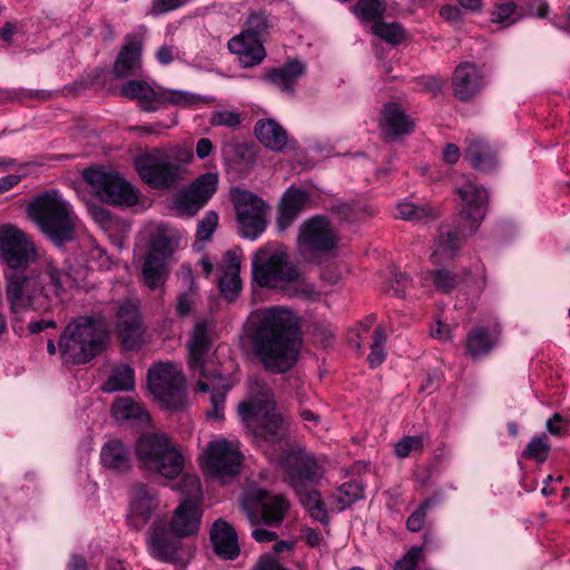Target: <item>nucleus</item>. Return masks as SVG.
I'll use <instances>...</instances> for the list:
<instances>
[{
  "label": "nucleus",
  "mask_w": 570,
  "mask_h": 570,
  "mask_svg": "<svg viewBox=\"0 0 570 570\" xmlns=\"http://www.w3.org/2000/svg\"><path fill=\"white\" fill-rule=\"evenodd\" d=\"M100 460L105 468L119 473L130 469V453L120 441L107 442L100 452Z\"/></svg>",
  "instance_id": "58836bf2"
},
{
  "label": "nucleus",
  "mask_w": 570,
  "mask_h": 570,
  "mask_svg": "<svg viewBox=\"0 0 570 570\" xmlns=\"http://www.w3.org/2000/svg\"><path fill=\"white\" fill-rule=\"evenodd\" d=\"M289 507L284 495L272 494L264 489H255L242 501V509L252 525L277 527L282 523Z\"/></svg>",
  "instance_id": "2eb2a0df"
},
{
  "label": "nucleus",
  "mask_w": 570,
  "mask_h": 570,
  "mask_svg": "<svg viewBox=\"0 0 570 570\" xmlns=\"http://www.w3.org/2000/svg\"><path fill=\"white\" fill-rule=\"evenodd\" d=\"M464 158L476 170L490 171L498 165L497 150L484 139L470 136L465 139Z\"/></svg>",
  "instance_id": "c756f323"
},
{
  "label": "nucleus",
  "mask_w": 570,
  "mask_h": 570,
  "mask_svg": "<svg viewBox=\"0 0 570 570\" xmlns=\"http://www.w3.org/2000/svg\"><path fill=\"white\" fill-rule=\"evenodd\" d=\"M158 507L157 493L144 483L134 484L130 491L127 523L139 531L150 521Z\"/></svg>",
  "instance_id": "4be33fe9"
},
{
  "label": "nucleus",
  "mask_w": 570,
  "mask_h": 570,
  "mask_svg": "<svg viewBox=\"0 0 570 570\" xmlns=\"http://www.w3.org/2000/svg\"><path fill=\"white\" fill-rule=\"evenodd\" d=\"M463 208L459 214V219L468 222V230L475 233L485 215L488 202L487 190L471 179H464L455 189Z\"/></svg>",
  "instance_id": "412c9836"
},
{
  "label": "nucleus",
  "mask_w": 570,
  "mask_h": 570,
  "mask_svg": "<svg viewBox=\"0 0 570 570\" xmlns=\"http://www.w3.org/2000/svg\"><path fill=\"white\" fill-rule=\"evenodd\" d=\"M242 288V282L238 274L222 272L218 278V289L220 295L228 302L237 298Z\"/></svg>",
  "instance_id": "3c124183"
},
{
  "label": "nucleus",
  "mask_w": 570,
  "mask_h": 570,
  "mask_svg": "<svg viewBox=\"0 0 570 570\" xmlns=\"http://www.w3.org/2000/svg\"><path fill=\"white\" fill-rule=\"evenodd\" d=\"M187 346L189 367L199 373L197 389L204 393H212V409L207 411V419L220 424L224 420V404L229 385L224 374L208 361L212 342L205 321L196 323Z\"/></svg>",
  "instance_id": "7ed1b4c3"
},
{
  "label": "nucleus",
  "mask_w": 570,
  "mask_h": 570,
  "mask_svg": "<svg viewBox=\"0 0 570 570\" xmlns=\"http://www.w3.org/2000/svg\"><path fill=\"white\" fill-rule=\"evenodd\" d=\"M430 334L432 337L448 342L451 340V330L450 326L446 324L441 323L438 321L434 325H432L430 330Z\"/></svg>",
  "instance_id": "69168bd1"
},
{
  "label": "nucleus",
  "mask_w": 570,
  "mask_h": 570,
  "mask_svg": "<svg viewBox=\"0 0 570 570\" xmlns=\"http://www.w3.org/2000/svg\"><path fill=\"white\" fill-rule=\"evenodd\" d=\"M115 330L127 350L137 348L142 344L144 326L137 301L125 299L117 303Z\"/></svg>",
  "instance_id": "6ab92c4d"
},
{
  "label": "nucleus",
  "mask_w": 570,
  "mask_h": 570,
  "mask_svg": "<svg viewBox=\"0 0 570 570\" xmlns=\"http://www.w3.org/2000/svg\"><path fill=\"white\" fill-rule=\"evenodd\" d=\"M295 492L297 493L302 505L313 519L317 520L322 524L328 523V513L322 500V495L317 490L303 488L295 490Z\"/></svg>",
  "instance_id": "ea45409f"
},
{
  "label": "nucleus",
  "mask_w": 570,
  "mask_h": 570,
  "mask_svg": "<svg viewBox=\"0 0 570 570\" xmlns=\"http://www.w3.org/2000/svg\"><path fill=\"white\" fill-rule=\"evenodd\" d=\"M175 55H176L175 47L164 45L157 50L156 58L159 61V63L166 66L174 61Z\"/></svg>",
  "instance_id": "774afa93"
},
{
  "label": "nucleus",
  "mask_w": 570,
  "mask_h": 570,
  "mask_svg": "<svg viewBox=\"0 0 570 570\" xmlns=\"http://www.w3.org/2000/svg\"><path fill=\"white\" fill-rule=\"evenodd\" d=\"M148 389L161 409L170 414L188 406L185 376L173 363H159L149 368Z\"/></svg>",
  "instance_id": "6e6552de"
},
{
  "label": "nucleus",
  "mask_w": 570,
  "mask_h": 570,
  "mask_svg": "<svg viewBox=\"0 0 570 570\" xmlns=\"http://www.w3.org/2000/svg\"><path fill=\"white\" fill-rule=\"evenodd\" d=\"M275 22V17L268 10L250 9L244 17L240 31L265 42Z\"/></svg>",
  "instance_id": "c9c22d12"
},
{
  "label": "nucleus",
  "mask_w": 570,
  "mask_h": 570,
  "mask_svg": "<svg viewBox=\"0 0 570 570\" xmlns=\"http://www.w3.org/2000/svg\"><path fill=\"white\" fill-rule=\"evenodd\" d=\"M284 247L258 249L252 258V278L262 288L282 289L297 279L298 271Z\"/></svg>",
  "instance_id": "1a4fd4ad"
},
{
  "label": "nucleus",
  "mask_w": 570,
  "mask_h": 570,
  "mask_svg": "<svg viewBox=\"0 0 570 570\" xmlns=\"http://www.w3.org/2000/svg\"><path fill=\"white\" fill-rule=\"evenodd\" d=\"M242 122L240 114L230 110H218L213 112L210 125L235 128Z\"/></svg>",
  "instance_id": "4d7b16f0"
},
{
  "label": "nucleus",
  "mask_w": 570,
  "mask_h": 570,
  "mask_svg": "<svg viewBox=\"0 0 570 570\" xmlns=\"http://www.w3.org/2000/svg\"><path fill=\"white\" fill-rule=\"evenodd\" d=\"M230 200L236 212L238 234L256 239L267 227L271 206L256 194L240 188L232 189Z\"/></svg>",
  "instance_id": "f8f14e48"
},
{
  "label": "nucleus",
  "mask_w": 570,
  "mask_h": 570,
  "mask_svg": "<svg viewBox=\"0 0 570 570\" xmlns=\"http://www.w3.org/2000/svg\"><path fill=\"white\" fill-rule=\"evenodd\" d=\"M254 570H288L283 567L272 554H264L257 561Z\"/></svg>",
  "instance_id": "0e129e2a"
},
{
  "label": "nucleus",
  "mask_w": 570,
  "mask_h": 570,
  "mask_svg": "<svg viewBox=\"0 0 570 570\" xmlns=\"http://www.w3.org/2000/svg\"><path fill=\"white\" fill-rule=\"evenodd\" d=\"M141 40L135 35L126 37V43L119 51L115 63L114 73L116 78H126L141 67Z\"/></svg>",
  "instance_id": "473e14b6"
},
{
  "label": "nucleus",
  "mask_w": 570,
  "mask_h": 570,
  "mask_svg": "<svg viewBox=\"0 0 570 570\" xmlns=\"http://www.w3.org/2000/svg\"><path fill=\"white\" fill-rule=\"evenodd\" d=\"M107 340V324L102 316H78L60 335L61 357L72 364H86L104 350Z\"/></svg>",
  "instance_id": "39448f33"
},
{
  "label": "nucleus",
  "mask_w": 570,
  "mask_h": 570,
  "mask_svg": "<svg viewBox=\"0 0 570 570\" xmlns=\"http://www.w3.org/2000/svg\"><path fill=\"white\" fill-rule=\"evenodd\" d=\"M6 279V298L13 314L49 309L52 301L71 283L70 275L52 262L46 263L43 271L38 274L13 271Z\"/></svg>",
  "instance_id": "f03ea898"
},
{
  "label": "nucleus",
  "mask_w": 570,
  "mask_h": 570,
  "mask_svg": "<svg viewBox=\"0 0 570 570\" xmlns=\"http://www.w3.org/2000/svg\"><path fill=\"white\" fill-rule=\"evenodd\" d=\"M89 212L92 218L102 226L111 222L110 212L101 206L92 205L89 207Z\"/></svg>",
  "instance_id": "338daca9"
},
{
  "label": "nucleus",
  "mask_w": 570,
  "mask_h": 570,
  "mask_svg": "<svg viewBox=\"0 0 570 570\" xmlns=\"http://www.w3.org/2000/svg\"><path fill=\"white\" fill-rule=\"evenodd\" d=\"M135 387V373L128 365H119L109 374L102 385V391L110 393L116 391H131Z\"/></svg>",
  "instance_id": "a19ab883"
},
{
  "label": "nucleus",
  "mask_w": 570,
  "mask_h": 570,
  "mask_svg": "<svg viewBox=\"0 0 570 570\" xmlns=\"http://www.w3.org/2000/svg\"><path fill=\"white\" fill-rule=\"evenodd\" d=\"M452 88L459 100L472 99L482 88V76L476 66L471 62L459 65L453 72Z\"/></svg>",
  "instance_id": "bb28decb"
},
{
  "label": "nucleus",
  "mask_w": 570,
  "mask_h": 570,
  "mask_svg": "<svg viewBox=\"0 0 570 570\" xmlns=\"http://www.w3.org/2000/svg\"><path fill=\"white\" fill-rule=\"evenodd\" d=\"M210 541L215 553L224 560H235L239 556L237 533L233 525L223 519L214 522Z\"/></svg>",
  "instance_id": "c85d7f7f"
},
{
  "label": "nucleus",
  "mask_w": 570,
  "mask_h": 570,
  "mask_svg": "<svg viewBox=\"0 0 570 570\" xmlns=\"http://www.w3.org/2000/svg\"><path fill=\"white\" fill-rule=\"evenodd\" d=\"M468 222L458 218V223L445 233H441L435 250L432 253L431 258L434 264H440L442 259L452 258L460 249L463 239L473 233L466 228Z\"/></svg>",
  "instance_id": "7c9ffc66"
},
{
  "label": "nucleus",
  "mask_w": 570,
  "mask_h": 570,
  "mask_svg": "<svg viewBox=\"0 0 570 570\" xmlns=\"http://www.w3.org/2000/svg\"><path fill=\"white\" fill-rule=\"evenodd\" d=\"M36 256L35 245L26 233L13 226L0 228V257L17 271Z\"/></svg>",
  "instance_id": "a211bd4d"
},
{
  "label": "nucleus",
  "mask_w": 570,
  "mask_h": 570,
  "mask_svg": "<svg viewBox=\"0 0 570 570\" xmlns=\"http://www.w3.org/2000/svg\"><path fill=\"white\" fill-rule=\"evenodd\" d=\"M364 498V487L361 482L348 481L338 487L334 493V499L338 510L343 511Z\"/></svg>",
  "instance_id": "c03bdc74"
},
{
  "label": "nucleus",
  "mask_w": 570,
  "mask_h": 570,
  "mask_svg": "<svg viewBox=\"0 0 570 570\" xmlns=\"http://www.w3.org/2000/svg\"><path fill=\"white\" fill-rule=\"evenodd\" d=\"M27 214L53 245L61 247L75 239L78 217L71 204L58 190H47L32 198Z\"/></svg>",
  "instance_id": "20e7f679"
},
{
  "label": "nucleus",
  "mask_w": 570,
  "mask_h": 570,
  "mask_svg": "<svg viewBox=\"0 0 570 570\" xmlns=\"http://www.w3.org/2000/svg\"><path fill=\"white\" fill-rule=\"evenodd\" d=\"M305 72V63L301 60L293 59L279 68L267 70L263 79L277 87L281 91L293 95L296 82Z\"/></svg>",
  "instance_id": "2f4dec72"
},
{
  "label": "nucleus",
  "mask_w": 570,
  "mask_h": 570,
  "mask_svg": "<svg viewBox=\"0 0 570 570\" xmlns=\"http://www.w3.org/2000/svg\"><path fill=\"white\" fill-rule=\"evenodd\" d=\"M240 261L237 254L228 250L224 256V264L220 266V272L238 274L239 275Z\"/></svg>",
  "instance_id": "e2e57ef3"
},
{
  "label": "nucleus",
  "mask_w": 570,
  "mask_h": 570,
  "mask_svg": "<svg viewBox=\"0 0 570 570\" xmlns=\"http://www.w3.org/2000/svg\"><path fill=\"white\" fill-rule=\"evenodd\" d=\"M282 291H286L287 295L291 297L302 298V299H316L320 294L315 291L314 286L307 283L298 273L297 279L293 281L288 286L282 288Z\"/></svg>",
  "instance_id": "864d4df0"
},
{
  "label": "nucleus",
  "mask_w": 570,
  "mask_h": 570,
  "mask_svg": "<svg viewBox=\"0 0 570 570\" xmlns=\"http://www.w3.org/2000/svg\"><path fill=\"white\" fill-rule=\"evenodd\" d=\"M373 32L392 45H399L404 39L405 32L401 24L399 23H386V22H375L372 27Z\"/></svg>",
  "instance_id": "603ef678"
},
{
  "label": "nucleus",
  "mask_w": 570,
  "mask_h": 570,
  "mask_svg": "<svg viewBox=\"0 0 570 570\" xmlns=\"http://www.w3.org/2000/svg\"><path fill=\"white\" fill-rule=\"evenodd\" d=\"M396 210L399 218L413 222H428L439 216L435 209L429 206H416L413 203H400Z\"/></svg>",
  "instance_id": "a18cd8bd"
},
{
  "label": "nucleus",
  "mask_w": 570,
  "mask_h": 570,
  "mask_svg": "<svg viewBox=\"0 0 570 570\" xmlns=\"http://www.w3.org/2000/svg\"><path fill=\"white\" fill-rule=\"evenodd\" d=\"M501 330L494 327L489 330L483 326L472 327L465 337V353L472 360H481L489 355L492 350L499 344Z\"/></svg>",
  "instance_id": "cd10ccee"
},
{
  "label": "nucleus",
  "mask_w": 570,
  "mask_h": 570,
  "mask_svg": "<svg viewBox=\"0 0 570 570\" xmlns=\"http://www.w3.org/2000/svg\"><path fill=\"white\" fill-rule=\"evenodd\" d=\"M227 48L243 68L256 67L267 56L264 41L242 31L228 40Z\"/></svg>",
  "instance_id": "b1692460"
},
{
  "label": "nucleus",
  "mask_w": 570,
  "mask_h": 570,
  "mask_svg": "<svg viewBox=\"0 0 570 570\" xmlns=\"http://www.w3.org/2000/svg\"><path fill=\"white\" fill-rule=\"evenodd\" d=\"M174 250L173 238L165 233L159 232L151 240V247L149 253H155L161 257H167Z\"/></svg>",
  "instance_id": "13d9d810"
},
{
  "label": "nucleus",
  "mask_w": 570,
  "mask_h": 570,
  "mask_svg": "<svg viewBox=\"0 0 570 570\" xmlns=\"http://www.w3.org/2000/svg\"><path fill=\"white\" fill-rule=\"evenodd\" d=\"M189 1L190 0H154L153 12L156 14L165 13L178 9L188 3Z\"/></svg>",
  "instance_id": "680f3d73"
},
{
  "label": "nucleus",
  "mask_w": 570,
  "mask_h": 570,
  "mask_svg": "<svg viewBox=\"0 0 570 570\" xmlns=\"http://www.w3.org/2000/svg\"><path fill=\"white\" fill-rule=\"evenodd\" d=\"M424 444V436L420 435H405L395 443L394 453L397 458L404 459L411 453L421 451Z\"/></svg>",
  "instance_id": "5fc2aeb1"
},
{
  "label": "nucleus",
  "mask_w": 570,
  "mask_h": 570,
  "mask_svg": "<svg viewBox=\"0 0 570 570\" xmlns=\"http://www.w3.org/2000/svg\"><path fill=\"white\" fill-rule=\"evenodd\" d=\"M282 430H247L258 445L268 453V445H278L281 450L279 460L284 463L286 478L294 490L307 488L315 484L322 478L323 471L315 458L302 449H292L285 454L281 442L277 441Z\"/></svg>",
  "instance_id": "423d86ee"
},
{
  "label": "nucleus",
  "mask_w": 570,
  "mask_h": 570,
  "mask_svg": "<svg viewBox=\"0 0 570 570\" xmlns=\"http://www.w3.org/2000/svg\"><path fill=\"white\" fill-rule=\"evenodd\" d=\"M309 194L296 187H289L282 196L276 218L278 230H286L305 210L309 203Z\"/></svg>",
  "instance_id": "a878e982"
},
{
  "label": "nucleus",
  "mask_w": 570,
  "mask_h": 570,
  "mask_svg": "<svg viewBox=\"0 0 570 570\" xmlns=\"http://www.w3.org/2000/svg\"><path fill=\"white\" fill-rule=\"evenodd\" d=\"M174 490L181 494L180 502L194 503L199 505L203 498L202 483L195 474H184L180 481L174 485Z\"/></svg>",
  "instance_id": "37998d69"
},
{
  "label": "nucleus",
  "mask_w": 570,
  "mask_h": 570,
  "mask_svg": "<svg viewBox=\"0 0 570 570\" xmlns=\"http://www.w3.org/2000/svg\"><path fill=\"white\" fill-rule=\"evenodd\" d=\"M218 224V216L215 212L206 213L204 218L198 223L197 237L202 240H207L212 237Z\"/></svg>",
  "instance_id": "bf43d9fd"
},
{
  "label": "nucleus",
  "mask_w": 570,
  "mask_h": 570,
  "mask_svg": "<svg viewBox=\"0 0 570 570\" xmlns=\"http://www.w3.org/2000/svg\"><path fill=\"white\" fill-rule=\"evenodd\" d=\"M429 275L438 291L449 293L466 281L469 272L463 269L460 273H454L445 268H440L429 272Z\"/></svg>",
  "instance_id": "79ce46f5"
},
{
  "label": "nucleus",
  "mask_w": 570,
  "mask_h": 570,
  "mask_svg": "<svg viewBox=\"0 0 570 570\" xmlns=\"http://www.w3.org/2000/svg\"><path fill=\"white\" fill-rule=\"evenodd\" d=\"M181 538L171 530V527L164 522H155L147 540L148 550L157 560L174 561L181 547Z\"/></svg>",
  "instance_id": "5701e85b"
},
{
  "label": "nucleus",
  "mask_w": 570,
  "mask_h": 570,
  "mask_svg": "<svg viewBox=\"0 0 570 570\" xmlns=\"http://www.w3.org/2000/svg\"><path fill=\"white\" fill-rule=\"evenodd\" d=\"M257 139L273 151H282L287 144V132L273 119L258 120L255 125Z\"/></svg>",
  "instance_id": "e433bc0d"
},
{
  "label": "nucleus",
  "mask_w": 570,
  "mask_h": 570,
  "mask_svg": "<svg viewBox=\"0 0 570 570\" xmlns=\"http://www.w3.org/2000/svg\"><path fill=\"white\" fill-rule=\"evenodd\" d=\"M550 450L551 445L549 438L546 434L534 436L522 451V458L533 460L538 463H543L548 459Z\"/></svg>",
  "instance_id": "de8ad7c7"
},
{
  "label": "nucleus",
  "mask_w": 570,
  "mask_h": 570,
  "mask_svg": "<svg viewBox=\"0 0 570 570\" xmlns=\"http://www.w3.org/2000/svg\"><path fill=\"white\" fill-rule=\"evenodd\" d=\"M517 3L513 1H503L495 6V9L492 12V21L498 23L508 24L513 23L518 18H512V16L517 12Z\"/></svg>",
  "instance_id": "6e6d98bb"
},
{
  "label": "nucleus",
  "mask_w": 570,
  "mask_h": 570,
  "mask_svg": "<svg viewBox=\"0 0 570 570\" xmlns=\"http://www.w3.org/2000/svg\"><path fill=\"white\" fill-rule=\"evenodd\" d=\"M92 193L104 203L130 207L137 204L139 193L115 171L89 167L82 173Z\"/></svg>",
  "instance_id": "ddd939ff"
},
{
  "label": "nucleus",
  "mask_w": 570,
  "mask_h": 570,
  "mask_svg": "<svg viewBox=\"0 0 570 570\" xmlns=\"http://www.w3.org/2000/svg\"><path fill=\"white\" fill-rule=\"evenodd\" d=\"M111 412L116 421L130 425L150 424V414L141 404L130 397H118L114 401Z\"/></svg>",
  "instance_id": "f704fd0d"
},
{
  "label": "nucleus",
  "mask_w": 570,
  "mask_h": 570,
  "mask_svg": "<svg viewBox=\"0 0 570 570\" xmlns=\"http://www.w3.org/2000/svg\"><path fill=\"white\" fill-rule=\"evenodd\" d=\"M387 335L382 325L375 327L372 336L371 352L367 356V362L372 368L380 366L385 358L384 345Z\"/></svg>",
  "instance_id": "09e8293b"
},
{
  "label": "nucleus",
  "mask_w": 570,
  "mask_h": 570,
  "mask_svg": "<svg viewBox=\"0 0 570 570\" xmlns=\"http://www.w3.org/2000/svg\"><path fill=\"white\" fill-rule=\"evenodd\" d=\"M438 503V499L434 497L428 498L421 502L419 508L413 511L406 520V529L410 532H419L425 524L428 511L434 508Z\"/></svg>",
  "instance_id": "8fccbe9b"
},
{
  "label": "nucleus",
  "mask_w": 570,
  "mask_h": 570,
  "mask_svg": "<svg viewBox=\"0 0 570 570\" xmlns=\"http://www.w3.org/2000/svg\"><path fill=\"white\" fill-rule=\"evenodd\" d=\"M386 10L384 0H358L354 13L364 21L379 22Z\"/></svg>",
  "instance_id": "49530a36"
},
{
  "label": "nucleus",
  "mask_w": 570,
  "mask_h": 570,
  "mask_svg": "<svg viewBox=\"0 0 570 570\" xmlns=\"http://www.w3.org/2000/svg\"><path fill=\"white\" fill-rule=\"evenodd\" d=\"M136 455L141 465L166 479L177 478L184 469L183 454L163 433H146L136 444Z\"/></svg>",
  "instance_id": "0eeeda50"
},
{
  "label": "nucleus",
  "mask_w": 570,
  "mask_h": 570,
  "mask_svg": "<svg viewBox=\"0 0 570 570\" xmlns=\"http://www.w3.org/2000/svg\"><path fill=\"white\" fill-rule=\"evenodd\" d=\"M414 127V120L397 104L390 102L383 107L380 128L385 141H396L410 135Z\"/></svg>",
  "instance_id": "393cba45"
},
{
  "label": "nucleus",
  "mask_w": 570,
  "mask_h": 570,
  "mask_svg": "<svg viewBox=\"0 0 570 570\" xmlns=\"http://www.w3.org/2000/svg\"><path fill=\"white\" fill-rule=\"evenodd\" d=\"M247 393L248 397L237 406V413L244 424L261 423L263 428H277L283 423L282 411L276 406L274 393L265 381L250 377Z\"/></svg>",
  "instance_id": "9d476101"
},
{
  "label": "nucleus",
  "mask_w": 570,
  "mask_h": 570,
  "mask_svg": "<svg viewBox=\"0 0 570 570\" xmlns=\"http://www.w3.org/2000/svg\"><path fill=\"white\" fill-rule=\"evenodd\" d=\"M135 167L141 180L154 188L175 187L184 173L178 159L160 149L139 155L135 159Z\"/></svg>",
  "instance_id": "9b49d317"
},
{
  "label": "nucleus",
  "mask_w": 570,
  "mask_h": 570,
  "mask_svg": "<svg viewBox=\"0 0 570 570\" xmlns=\"http://www.w3.org/2000/svg\"><path fill=\"white\" fill-rule=\"evenodd\" d=\"M120 96L138 100L146 112L156 111L167 105L186 106L194 102V97L186 91L171 90L163 87H151L142 80H128L119 91Z\"/></svg>",
  "instance_id": "4468645a"
},
{
  "label": "nucleus",
  "mask_w": 570,
  "mask_h": 570,
  "mask_svg": "<svg viewBox=\"0 0 570 570\" xmlns=\"http://www.w3.org/2000/svg\"><path fill=\"white\" fill-rule=\"evenodd\" d=\"M217 184V174H202L187 188L176 195L174 199L175 208L180 214L195 215L216 193Z\"/></svg>",
  "instance_id": "aec40b11"
},
{
  "label": "nucleus",
  "mask_w": 570,
  "mask_h": 570,
  "mask_svg": "<svg viewBox=\"0 0 570 570\" xmlns=\"http://www.w3.org/2000/svg\"><path fill=\"white\" fill-rule=\"evenodd\" d=\"M257 324L253 333L255 353L265 368L286 372L296 360L295 337L297 320L294 313L285 307L274 306L257 315Z\"/></svg>",
  "instance_id": "f257e3e1"
},
{
  "label": "nucleus",
  "mask_w": 570,
  "mask_h": 570,
  "mask_svg": "<svg viewBox=\"0 0 570 570\" xmlns=\"http://www.w3.org/2000/svg\"><path fill=\"white\" fill-rule=\"evenodd\" d=\"M296 242L304 252L325 255L336 248L338 234L326 217L317 215L299 226Z\"/></svg>",
  "instance_id": "f3484780"
},
{
  "label": "nucleus",
  "mask_w": 570,
  "mask_h": 570,
  "mask_svg": "<svg viewBox=\"0 0 570 570\" xmlns=\"http://www.w3.org/2000/svg\"><path fill=\"white\" fill-rule=\"evenodd\" d=\"M167 259L155 253H149L141 268L144 284L150 289L161 288L168 277Z\"/></svg>",
  "instance_id": "4c0bfd02"
},
{
  "label": "nucleus",
  "mask_w": 570,
  "mask_h": 570,
  "mask_svg": "<svg viewBox=\"0 0 570 570\" xmlns=\"http://www.w3.org/2000/svg\"><path fill=\"white\" fill-rule=\"evenodd\" d=\"M243 454L239 449L226 440H217L208 443L200 454V465L208 476L225 480L239 473Z\"/></svg>",
  "instance_id": "dca6fc26"
},
{
  "label": "nucleus",
  "mask_w": 570,
  "mask_h": 570,
  "mask_svg": "<svg viewBox=\"0 0 570 570\" xmlns=\"http://www.w3.org/2000/svg\"><path fill=\"white\" fill-rule=\"evenodd\" d=\"M200 520L202 511L199 505L180 502L175 509L169 527L180 537H190L197 533Z\"/></svg>",
  "instance_id": "72a5a7b5"
},
{
  "label": "nucleus",
  "mask_w": 570,
  "mask_h": 570,
  "mask_svg": "<svg viewBox=\"0 0 570 570\" xmlns=\"http://www.w3.org/2000/svg\"><path fill=\"white\" fill-rule=\"evenodd\" d=\"M422 557V547H412L394 566V570H415L420 558Z\"/></svg>",
  "instance_id": "052dcab7"
}]
</instances>
